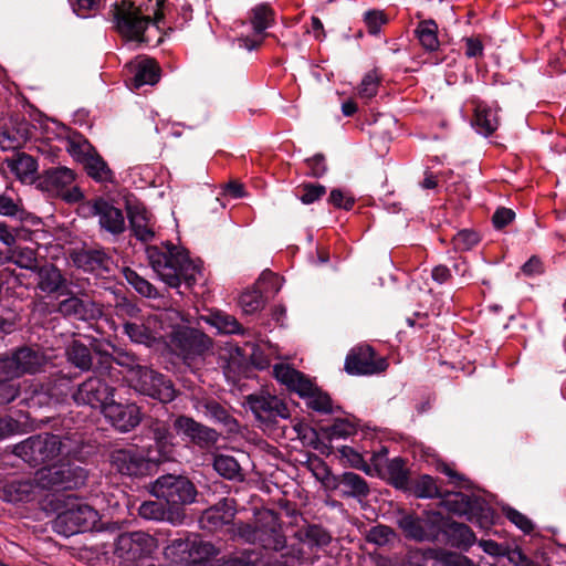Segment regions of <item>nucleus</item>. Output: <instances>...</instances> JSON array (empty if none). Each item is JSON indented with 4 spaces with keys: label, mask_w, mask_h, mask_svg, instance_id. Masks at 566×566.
<instances>
[{
    "label": "nucleus",
    "mask_w": 566,
    "mask_h": 566,
    "mask_svg": "<svg viewBox=\"0 0 566 566\" xmlns=\"http://www.w3.org/2000/svg\"><path fill=\"white\" fill-rule=\"evenodd\" d=\"M98 376L88 377L78 385L77 389L72 394L74 402L78 406H88L99 409L103 412L104 407L112 401L115 395V387L109 384L104 376H108L111 380H118V369L111 364V358L105 357Z\"/></svg>",
    "instance_id": "obj_5"
},
{
    "label": "nucleus",
    "mask_w": 566,
    "mask_h": 566,
    "mask_svg": "<svg viewBox=\"0 0 566 566\" xmlns=\"http://www.w3.org/2000/svg\"><path fill=\"white\" fill-rule=\"evenodd\" d=\"M146 255L154 272L171 289H179L182 282L191 287L202 276L201 266L188 252L170 242L147 245Z\"/></svg>",
    "instance_id": "obj_2"
},
{
    "label": "nucleus",
    "mask_w": 566,
    "mask_h": 566,
    "mask_svg": "<svg viewBox=\"0 0 566 566\" xmlns=\"http://www.w3.org/2000/svg\"><path fill=\"white\" fill-rule=\"evenodd\" d=\"M163 0H120L111 9L114 28L127 42L159 45L163 40Z\"/></svg>",
    "instance_id": "obj_1"
},
{
    "label": "nucleus",
    "mask_w": 566,
    "mask_h": 566,
    "mask_svg": "<svg viewBox=\"0 0 566 566\" xmlns=\"http://www.w3.org/2000/svg\"><path fill=\"white\" fill-rule=\"evenodd\" d=\"M274 378L287 390L297 394L305 400L306 406L319 413L333 411L332 399L327 392L319 389L313 380L302 371L289 364H275L273 366Z\"/></svg>",
    "instance_id": "obj_4"
},
{
    "label": "nucleus",
    "mask_w": 566,
    "mask_h": 566,
    "mask_svg": "<svg viewBox=\"0 0 566 566\" xmlns=\"http://www.w3.org/2000/svg\"><path fill=\"white\" fill-rule=\"evenodd\" d=\"M258 528V544L264 549L279 552L286 545V537L282 531L280 515L272 510H260L255 514Z\"/></svg>",
    "instance_id": "obj_18"
},
{
    "label": "nucleus",
    "mask_w": 566,
    "mask_h": 566,
    "mask_svg": "<svg viewBox=\"0 0 566 566\" xmlns=\"http://www.w3.org/2000/svg\"><path fill=\"white\" fill-rule=\"evenodd\" d=\"M150 493L171 507L190 504L197 495L195 485L187 478L174 474L159 476L151 484Z\"/></svg>",
    "instance_id": "obj_9"
},
{
    "label": "nucleus",
    "mask_w": 566,
    "mask_h": 566,
    "mask_svg": "<svg viewBox=\"0 0 566 566\" xmlns=\"http://www.w3.org/2000/svg\"><path fill=\"white\" fill-rule=\"evenodd\" d=\"M386 473L391 484L400 490L409 489V476L406 462L401 458H394L387 461Z\"/></svg>",
    "instance_id": "obj_40"
},
{
    "label": "nucleus",
    "mask_w": 566,
    "mask_h": 566,
    "mask_svg": "<svg viewBox=\"0 0 566 566\" xmlns=\"http://www.w3.org/2000/svg\"><path fill=\"white\" fill-rule=\"evenodd\" d=\"M40 490L41 485L35 475V481L13 480L6 483L2 488L1 496L10 503L31 502L36 499Z\"/></svg>",
    "instance_id": "obj_28"
},
{
    "label": "nucleus",
    "mask_w": 566,
    "mask_h": 566,
    "mask_svg": "<svg viewBox=\"0 0 566 566\" xmlns=\"http://www.w3.org/2000/svg\"><path fill=\"white\" fill-rule=\"evenodd\" d=\"M67 360L80 368L88 370L92 367V354L90 348L80 340L74 339L66 348Z\"/></svg>",
    "instance_id": "obj_42"
},
{
    "label": "nucleus",
    "mask_w": 566,
    "mask_h": 566,
    "mask_svg": "<svg viewBox=\"0 0 566 566\" xmlns=\"http://www.w3.org/2000/svg\"><path fill=\"white\" fill-rule=\"evenodd\" d=\"M364 22L367 27V31L371 35H377L382 25L388 22V18L381 10H368L364 13Z\"/></svg>",
    "instance_id": "obj_57"
},
{
    "label": "nucleus",
    "mask_w": 566,
    "mask_h": 566,
    "mask_svg": "<svg viewBox=\"0 0 566 566\" xmlns=\"http://www.w3.org/2000/svg\"><path fill=\"white\" fill-rule=\"evenodd\" d=\"M74 262L86 272H102L109 270L112 259L104 250L88 249L77 253Z\"/></svg>",
    "instance_id": "obj_32"
},
{
    "label": "nucleus",
    "mask_w": 566,
    "mask_h": 566,
    "mask_svg": "<svg viewBox=\"0 0 566 566\" xmlns=\"http://www.w3.org/2000/svg\"><path fill=\"white\" fill-rule=\"evenodd\" d=\"M13 355L21 376L40 373L48 364V357L40 348L20 347Z\"/></svg>",
    "instance_id": "obj_29"
},
{
    "label": "nucleus",
    "mask_w": 566,
    "mask_h": 566,
    "mask_svg": "<svg viewBox=\"0 0 566 566\" xmlns=\"http://www.w3.org/2000/svg\"><path fill=\"white\" fill-rule=\"evenodd\" d=\"M138 514L145 520L160 521L165 518L166 507L157 501H145L140 504Z\"/></svg>",
    "instance_id": "obj_58"
},
{
    "label": "nucleus",
    "mask_w": 566,
    "mask_h": 566,
    "mask_svg": "<svg viewBox=\"0 0 566 566\" xmlns=\"http://www.w3.org/2000/svg\"><path fill=\"white\" fill-rule=\"evenodd\" d=\"M127 218L132 232L137 240L148 242L155 238V220L143 205L129 203L127 206Z\"/></svg>",
    "instance_id": "obj_25"
},
{
    "label": "nucleus",
    "mask_w": 566,
    "mask_h": 566,
    "mask_svg": "<svg viewBox=\"0 0 566 566\" xmlns=\"http://www.w3.org/2000/svg\"><path fill=\"white\" fill-rule=\"evenodd\" d=\"M386 358L378 356L369 345H358L349 350L345 359V371L353 376H370L387 369Z\"/></svg>",
    "instance_id": "obj_17"
},
{
    "label": "nucleus",
    "mask_w": 566,
    "mask_h": 566,
    "mask_svg": "<svg viewBox=\"0 0 566 566\" xmlns=\"http://www.w3.org/2000/svg\"><path fill=\"white\" fill-rule=\"evenodd\" d=\"M441 522L442 514L439 512H427L422 516L402 513L397 520L405 536L418 542L439 539Z\"/></svg>",
    "instance_id": "obj_13"
},
{
    "label": "nucleus",
    "mask_w": 566,
    "mask_h": 566,
    "mask_svg": "<svg viewBox=\"0 0 566 566\" xmlns=\"http://www.w3.org/2000/svg\"><path fill=\"white\" fill-rule=\"evenodd\" d=\"M189 535L190 534H185L184 536L177 537L165 547V558L169 560L172 566H190V559H188V553H190Z\"/></svg>",
    "instance_id": "obj_35"
},
{
    "label": "nucleus",
    "mask_w": 566,
    "mask_h": 566,
    "mask_svg": "<svg viewBox=\"0 0 566 566\" xmlns=\"http://www.w3.org/2000/svg\"><path fill=\"white\" fill-rule=\"evenodd\" d=\"M380 83L381 76L377 70L367 72L357 86L358 97L365 102L370 101L378 94Z\"/></svg>",
    "instance_id": "obj_45"
},
{
    "label": "nucleus",
    "mask_w": 566,
    "mask_h": 566,
    "mask_svg": "<svg viewBox=\"0 0 566 566\" xmlns=\"http://www.w3.org/2000/svg\"><path fill=\"white\" fill-rule=\"evenodd\" d=\"M174 427L178 433L188 437L192 442L199 446H209L217 441V432L210 429L190 417L179 416Z\"/></svg>",
    "instance_id": "obj_27"
},
{
    "label": "nucleus",
    "mask_w": 566,
    "mask_h": 566,
    "mask_svg": "<svg viewBox=\"0 0 566 566\" xmlns=\"http://www.w3.org/2000/svg\"><path fill=\"white\" fill-rule=\"evenodd\" d=\"M247 403L255 418L264 423H275L277 419L290 418L287 405L271 394H253L247 397Z\"/></svg>",
    "instance_id": "obj_19"
},
{
    "label": "nucleus",
    "mask_w": 566,
    "mask_h": 566,
    "mask_svg": "<svg viewBox=\"0 0 566 566\" xmlns=\"http://www.w3.org/2000/svg\"><path fill=\"white\" fill-rule=\"evenodd\" d=\"M75 174L67 167H53L43 171L40 177V186L43 190L63 198L69 202L82 199L81 190L73 186Z\"/></svg>",
    "instance_id": "obj_16"
},
{
    "label": "nucleus",
    "mask_w": 566,
    "mask_h": 566,
    "mask_svg": "<svg viewBox=\"0 0 566 566\" xmlns=\"http://www.w3.org/2000/svg\"><path fill=\"white\" fill-rule=\"evenodd\" d=\"M189 547L188 559H190V566L202 563L218 555L219 551L213 544L201 539L199 535H189Z\"/></svg>",
    "instance_id": "obj_38"
},
{
    "label": "nucleus",
    "mask_w": 566,
    "mask_h": 566,
    "mask_svg": "<svg viewBox=\"0 0 566 566\" xmlns=\"http://www.w3.org/2000/svg\"><path fill=\"white\" fill-rule=\"evenodd\" d=\"M221 566H270V562L260 552L247 551L240 556L226 559Z\"/></svg>",
    "instance_id": "obj_49"
},
{
    "label": "nucleus",
    "mask_w": 566,
    "mask_h": 566,
    "mask_svg": "<svg viewBox=\"0 0 566 566\" xmlns=\"http://www.w3.org/2000/svg\"><path fill=\"white\" fill-rule=\"evenodd\" d=\"M249 23L254 31V36H241L237 42L239 48L252 51L262 44L264 31L274 25L275 12L269 3H259L250 10Z\"/></svg>",
    "instance_id": "obj_20"
},
{
    "label": "nucleus",
    "mask_w": 566,
    "mask_h": 566,
    "mask_svg": "<svg viewBox=\"0 0 566 566\" xmlns=\"http://www.w3.org/2000/svg\"><path fill=\"white\" fill-rule=\"evenodd\" d=\"M36 476L41 489L74 490L85 484L87 472L70 464L48 465L38 470Z\"/></svg>",
    "instance_id": "obj_12"
},
{
    "label": "nucleus",
    "mask_w": 566,
    "mask_h": 566,
    "mask_svg": "<svg viewBox=\"0 0 566 566\" xmlns=\"http://www.w3.org/2000/svg\"><path fill=\"white\" fill-rule=\"evenodd\" d=\"M102 0H69L73 11L81 18H88L94 14L101 6Z\"/></svg>",
    "instance_id": "obj_60"
},
{
    "label": "nucleus",
    "mask_w": 566,
    "mask_h": 566,
    "mask_svg": "<svg viewBox=\"0 0 566 566\" xmlns=\"http://www.w3.org/2000/svg\"><path fill=\"white\" fill-rule=\"evenodd\" d=\"M108 460L118 473L135 478L149 475L157 467L150 448L146 457L135 447L116 448L109 452Z\"/></svg>",
    "instance_id": "obj_10"
},
{
    "label": "nucleus",
    "mask_w": 566,
    "mask_h": 566,
    "mask_svg": "<svg viewBox=\"0 0 566 566\" xmlns=\"http://www.w3.org/2000/svg\"><path fill=\"white\" fill-rule=\"evenodd\" d=\"M61 295L67 296L57 304V312L64 317L78 321H93L102 316V305L93 301L82 289L74 291L65 287Z\"/></svg>",
    "instance_id": "obj_14"
},
{
    "label": "nucleus",
    "mask_w": 566,
    "mask_h": 566,
    "mask_svg": "<svg viewBox=\"0 0 566 566\" xmlns=\"http://www.w3.org/2000/svg\"><path fill=\"white\" fill-rule=\"evenodd\" d=\"M395 536L396 534L391 527L379 524L373 526L367 532L366 541L377 546H385L389 544L395 538Z\"/></svg>",
    "instance_id": "obj_54"
},
{
    "label": "nucleus",
    "mask_w": 566,
    "mask_h": 566,
    "mask_svg": "<svg viewBox=\"0 0 566 566\" xmlns=\"http://www.w3.org/2000/svg\"><path fill=\"white\" fill-rule=\"evenodd\" d=\"M83 166L87 175L96 181H111L113 178L112 170L97 151H94L91 156L86 157Z\"/></svg>",
    "instance_id": "obj_39"
},
{
    "label": "nucleus",
    "mask_w": 566,
    "mask_h": 566,
    "mask_svg": "<svg viewBox=\"0 0 566 566\" xmlns=\"http://www.w3.org/2000/svg\"><path fill=\"white\" fill-rule=\"evenodd\" d=\"M326 192V188L318 184H303L297 188V197L304 205H311L319 200Z\"/></svg>",
    "instance_id": "obj_55"
},
{
    "label": "nucleus",
    "mask_w": 566,
    "mask_h": 566,
    "mask_svg": "<svg viewBox=\"0 0 566 566\" xmlns=\"http://www.w3.org/2000/svg\"><path fill=\"white\" fill-rule=\"evenodd\" d=\"M24 385V400L28 405L42 407L62 402L70 392L71 379L64 375H56L45 381L32 380Z\"/></svg>",
    "instance_id": "obj_8"
},
{
    "label": "nucleus",
    "mask_w": 566,
    "mask_h": 566,
    "mask_svg": "<svg viewBox=\"0 0 566 566\" xmlns=\"http://www.w3.org/2000/svg\"><path fill=\"white\" fill-rule=\"evenodd\" d=\"M233 538L241 539L244 543L258 544V528L256 524H250L244 522L232 523L229 530Z\"/></svg>",
    "instance_id": "obj_52"
},
{
    "label": "nucleus",
    "mask_w": 566,
    "mask_h": 566,
    "mask_svg": "<svg viewBox=\"0 0 566 566\" xmlns=\"http://www.w3.org/2000/svg\"><path fill=\"white\" fill-rule=\"evenodd\" d=\"M413 493L419 499L443 497V492L438 486L437 480L430 475H422L416 481Z\"/></svg>",
    "instance_id": "obj_47"
},
{
    "label": "nucleus",
    "mask_w": 566,
    "mask_h": 566,
    "mask_svg": "<svg viewBox=\"0 0 566 566\" xmlns=\"http://www.w3.org/2000/svg\"><path fill=\"white\" fill-rule=\"evenodd\" d=\"M480 241V237L475 231L461 230L452 239V243L458 251H468L476 245Z\"/></svg>",
    "instance_id": "obj_59"
},
{
    "label": "nucleus",
    "mask_w": 566,
    "mask_h": 566,
    "mask_svg": "<svg viewBox=\"0 0 566 566\" xmlns=\"http://www.w3.org/2000/svg\"><path fill=\"white\" fill-rule=\"evenodd\" d=\"M469 521L478 524L481 528H489L493 525L494 513L490 507L482 506L478 501L473 504V512L467 514Z\"/></svg>",
    "instance_id": "obj_56"
},
{
    "label": "nucleus",
    "mask_w": 566,
    "mask_h": 566,
    "mask_svg": "<svg viewBox=\"0 0 566 566\" xmlns=\"http://www.w3.org/2000/svg\"><path fill=\"white\" fill-rule=\"evenodd\" d=\"M124 276L126 281L138 292L140 295L149 298L157 297L158 293L156 287L148 282L146 279L140 276L136 271L132 269L124 270Z\"/></svg>",
    "instance_id": "obj_48"
},
{
    "label": "nucleus",
    "mask_w": 566,
    "mask_h": 566,
    "mask_svg": "<svg viewBox=\"0 0 566 566\" xmlns=\"http://www.w3.org/2000/svg\"><path fill=\"white\" fill-rule=\"evenodd\" d=\"M102 415L118 431L129 432L142 421V411L136 403L108 402Z\"/></svg>",
    "instance_id": "obj_21"
},
{
    "label": "nucleus",
    "mask_w": 566,
    "mask_h": 566,
    "mask_svg": "<svg viewBox=\"0 0 566 566\" xmlns=\"http://www.w3.org/2000/svg\"><path fill=\"white\" fill-rule=\"evenodd\" d=\"M338 486L345 496L366 497L369 493L365 479L354 472L343 473L339 476Z\"/></svg>",
    "instance_id": "obj_36"
},
{
    "label": "nucleus",
    "mask_w": 566,
    "mask_h": 566,
    "mask_svg": "<svg viewBox=\"0 0 566 566\" xmlns=\"http://www.w3.org/2000/svg\"><path fill=\"white\" fill-rule=\"evenodd\" d=\"M9 260L21 269L35 271L39 266L35 251L31 248H18L12 250Z\"/></svg>",
    "instance_id": "obj_50"
},
{
    "label": "nucleus",
    "mask_w": 566,
    "mask_h": 566,
    "mask_svg": "<svg viewBox=\"0 0 566 566\" xmlns=\"http://www.w3.org/2000/svg\"><path fill=\"white\" fill-rule=\"evenodd\" d=\"M235 515L234 501L229 499L221 500L214 506L207 509L201 517V527L214 532L231 524Z\"/></svg>",
    "instance_id": "obj_26"
},
{
    "label": "nucleus",
    "mask_w": 566,
    "mask_h": 566,
    "mask_svg": "<svg viewBox=\"0 0 566 566\" xmlns=\"http://www.w3.org/2000/svg\"><path fill=\"white\" fill-rule=\"evenodd\" d=\"M263 295L259 291H245L240 295L239 304L244 314H254L264 306Z\"/></svg>",
    "instance_id": "obj_53"
},
{
    "label": "nucleus",
    "mask_w": 566,
    "mask_h": 566,
    "mask_svg": "<svg viewBox=\"0 0 566 566\" xmlns=\"http://www.w3.org/2000/svg\"><path fill=\"white\" fill-rule=\"evenodd\" d=\"M212 325L224 334H243V328L237 318L223 312L212 315Z\"/></svg>",
    "instance_id": "obj_51"
},
{
    "label": "nucleus",
    "mask_w": 566,
    "mask_h": 566,
    "mask_svg": "<svg viewBox=\"0 0 566 566\" xmlns=\"http://www.w3.org/2000/svg\"><path fill=\"white\" fill-rule=\"evenodd\" d=\"M67 150L71 154V156L81 164L85 161L86 157L91 156L94 151H96L87 140H71L69 143Z\"/></svg>",
    "instance_id": "obj_62"
},
{
    "label": "nucleus",
    "mask_w": 566,
    "mask_h": 566,
    "mask_svg": "<svg viewBox=\"0 0 566 566\" xmlns=\"http://www.w3.org/2000/svg\"><path fill=\"white\" fill-rule=\"evenodd\" d=\"M8 166L11 172L21 181L31 179L38 169L36 160L24 153L18 154L15 158L9 161Z\"/></svg>",
    "instance_id": "obj_41"
},
{
    "label": "nucleus",
    "mask_w": 566,
    "mask_h": 566,
    "mask_svg": "<svg viewBox=\"0 0 566 566\" xmlns=\"http://www.w3.org/2000/svg\"><path fill=\"white\" fill-rule=\"evenodd\" d=\"M160 77V67L153 59L143 57L135 63L133 86L155 85Z\"/></svg>",
    "instance_id": "obj_33"
},
{
    "label": "nucleus",
    "mask_w": 566,
    "mask_h": 566,
    "mask_svg": "<svg viewBox=\"0 0 566 566\" xmlns=\"http://www.w3.org/2000/svg\"><path fill=\"white\" fill-rule=\"evenodd\" d=\"M298 539L311 547H324L331 543V535L326 530L318 525H308L297 532Z\"/></svg>",
    "instance_id": "obj_44"
},
{
    "label": "nucleus",
    "mask_w": 566,
    "mask_h": 566,
    "mask_svg": "<svg viewBox=\"0 0 566 566\" xmlns=\"http://www.w3.org/2000/svg\"><path fill=\"white\" fill-rule=\"evenodd\" d=\"M98 521L99 515L95 509L78 497L69 495L64 510L54 521V528L64 536H71L93 530Z\"/></svg>",
    "instance_id": "obj_6"
},
{
    "label": "nucleus",
    "mask_w": 566,
    "mask_h": 566,
    "mask_svg": "<svg viewBox=\"0 0 566 566\" xmlns=\"http://www.w3.org/2000/svg\"><path fill=\"white\" fill-rule=\"evenodd\" d=\"M34 272L38 274V289L43 293H61L66 287L65 277L53 264H44L42 266H38Z\"/></svg>",
    "instance_id": "obj_31"
},
{
    "label": "nucleus",
    "mask_w": 566,
    "mask_h": 566,
    "mask_svg": "<svg viewBox=\"0 0 566 566\" xmlns=\"http://www.w3.org/2000/svg\"><path fill=\"white\" fill-rule=\"evenodd\" d=\"M123 328L132 342L147 346L164 337L161 334V319L158 315H148L143 319L126 322Z\"/></svg>",
    "instance_id": "obj_23"
},
{
    "label": "nucleus",
    "mask_w": 566,
    "mask_h": 566,
    "mask_svg": "<svg viewBox=\"0 0 566 566\" xmlns=\"http://www.w3.org/2000/svg\"><path fill=\"white\" fill-rule=\"evenodd\" d=\"M415 35L426 51L434 52L439 49L438 24L434 20L420 21L415 29Z\"/></svg>",
    "instance_id": "obj_37"
},
{
    "label": "nucleus",
    "mask_w": 566,
    "mask_h": 566,
    "mask_svg": "<svg viewBox=\"0 0 566 566\" xmlns=\"http://www.w3.org/2000/svg\"><path fill=\"white\" fill-rule=\"evenodd\" d=\"M214 470L228 480L241 478V469L238 461L231 455L219 454L213 460Z\"/></svg>",
    "instance_id": "obj_46"
},
{
    "label": "nucleus",
    "mask_w": 566,
    "mask_h": 566,
    "mask_svg": "<svg viewBox=\"0 0 566 566\" xmlns=\"http://www.w3.org/2000/svg\"><path fill=\"white\" fill-rule=\"evenodd\" d=\"M207 411L209 415L214 418L216 420L224 423L229 427L230 430H232V426L237 424V421L233 417H231L228 411L218 402L211 401L206 405Z\"/></svg>",
    "instance_id": "obj_64"
},
{
    "label": "nucleus",
    "mask_w": 566,
    "mask_h": 566,
    "mask_svg": "<svg viewBox=\"0 0 566 566\" xmlns=\"http://www.w3.org/2000/svg\"><path fill=\"white\" fill-rule=\"evenodd\" d=\"M21 377L14 355L0 357V380H13Z\"/></svg>",
    "instance_id": "obj_61"
},
{
    "label": "nucleus",
    "mask_w": 566,
    "mask_h": 566,
    "mask_svg": "<svg viewBox=\"0 0 566 566\" xmlns=\"http://www.w3.org/2000/svg\"><path fill=\"white\" fill-rule=\"evenodd\" d=\"M157 546V539L146 532H127L115 539L114 554L125 562H136L149 556Z\"/></svg>",
    "instance_id": "obj_15"
},
{
    "label": "nucleus",
    "mask_w": 566,
    "mask_h": 566,
    "mask_svg": "<svg viewBox=\"0 0 566 566\" xmlns=\"http://www.w3.org/2000/svg\"><path fill=\"white\" fill-rule=\"evenodd\" d=\"M82 440L75 436L42 433L31 436L14 446L13 453L30 467L36 468L63 458H75L81 451Z\"/></svg>",
    "instance_id": "obj_3"
},
{
    "label": "nucleus",
    "mask_w": 566,
    "mask_h": 566,
    "mask_svg": "<svg viewBox=\"0 0 566 566\" xmlns=\"http://www.w3.org/2000/svg\"><path fill=\"white\" fill-rule=\"evenodd\" d=\"M328 202L337 209L350 210L355 205V198L340 189H333Z\"/></svg>",
    "instance_id": "obj_63"
},
{
    "label": "nucleus",
    "mask_w": 566,
    "mask_h": 566,
    "mask_svg": "<svg viewBox=\"0 0 566 566\" xmlns=\"http://www.w3.org/2000/svg\"><path fill=\"white\" fill-rule=\"evenodd\" d=\"M473 125L483 136L492 135L499 127L496 109L484 103H478L474 107Z\"/></svg>",
    "instance_id": "obj_34"
},
{
    "label": "nucleus",
    "mask_w": 566,
    "mask_h": 566,
    "mask_svg": "<svg viewBox=\"0 0 566 566\" xmlns=\"http://www.w3.org/2000/svg\"><path fill=\"white\" fill-rule=\"evenodd\" d=\"M443 503L448 510L458 515H467L473 512V504H476L475 500H472L469 495L462 492H451L443 494Z\"/></svg>",
    "instance_id": "obj_43"
},
{
    "label": "nucleus",
    "mask_w": 566,
    "mask_h": 566,
    "mask_svg": "<svg viewBox=\"0 0 566 566\" xmlns=\"http://www.w3.org/2000/svg\"><path fill=\"white\" fill-rule=\"evenodd\" d=\"M210 338L199 329L188 326H176L168 336V346L187 364L203 355L210 346Z\"/></svg>",
    "instance_id": "obj_11"
},
{
    "label": "nucleus",
    "mask_w": 566,
    "mask_h": 566,
    "mask_svg": "<svg viewBox=\"0 0 566 566\" xmlns=\"http://www.w3.org/2000/svg\"><path fill=\"white\" fill-rule=\"evenodd\" d=\"M442 538L448 545L462 551H468L476 541L472 530L463 524L451 521L442 515L439 538Z\"/></svg>",
    "instance_id": "obj_24"
},
{
    "label": "nucleus",
    "mask_w": 566,
    "mask_h": 566,
    "mask_svg": "<svg viewBox=\"0 0 566 566\" xmlns=\"http://www.w3.org/2000/svg\"><path fill=\"white\" fill-rule=\"evenodd\" d=\"M129 386L137 392L167 403L175 399L176 390L172 381L165 375L142 365L128 370L126 376Z\"/></svg>",
    "instance_id": "obj_7"
},
{
    "label": "nucleus",
    "mask_w": 566,
    "mask_h": 566,
    "mask_svg": "<svg viewBox=\"0 0 566 566\" xmlns=\"http://www.w3.org/2000/svg\"><path fill=\"white\" fill-rule=\"evenodd\" d=\"M149 432L158 453L157 455L153 454L154 461L158 464L159 462L168 460L170 458L174 439L168 424L156 420L150 424Z\"/></svg>",
    "instance_id": "obj_30"
},
{
    "label": "nucleus",
    "mask_w": 566,
    "mask_h": 566,
    "mask_svg": "<svg viewBox=\"0 0 566 566\" xmlns=\"http://www.w3.org/2000/svg\"><path fill=\"white\" fill-rule=\"evenodd\" d=\"M91 212L98 218L102 230L119 235L126 230V221L123 211L103 198L93 200Z\"/></svg>",
    "instance_id": "obj_22"
}]
</instances>
